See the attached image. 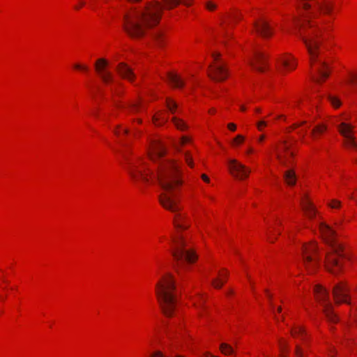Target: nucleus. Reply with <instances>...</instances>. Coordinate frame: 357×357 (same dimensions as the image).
Returning a JSON list of instances; mask_svg holds the SVG:
<instances>
[{
	"instance_id": "nucleus-1",
	"label": "nucleus",
	"mask_w": 357,
	"mask_h": 357,
	"mask_svg": "<svg viewBox=\"0 0 357 357\" xmlns=\"http://www.w3.org/2000/svg\"><path fill=\"white\" fill-rule=\"evenodd\" d=\"M299 8H302L299 17L292 19L293 33L302 40L309 55L311 68L317 75H312V79L319 84L329 76L328 65L320 58V45L324 28L319 26L313 20L320 13L330 14L333 5L328 0H299Z\"/></svg>"
},
{
	"instance_id": "nucleus-2",
	"label": "nucleus",
	"mask_w": 357,
	"mask_h": 357,
	"mask_svg": "<svg viewBox=\"0 0 357 357\" xmlns=\"http://www.w3.org/2000/svg\"><path fill=\"white\" fill-rule=\"evenodd\" d=\"M165 153L166 149L159 139L151 142L149 151L150 159L154 162L161 160L156 175L164 190L160 196V202L165 208L176 213L180 210L179 201L173 191L182 183L180 178L181 171L178 165L175 162L162 159Z\"/></svg>"
},
{
	"instance_id": "nucleus-3",
	"label": "nucleus",
	"mask_w": 357,
	"mask_h": 357,
	"mask_svg": "<svg viewBox=\"0 0 357 357\" xmlns=\"http://www.w3.org/2000/svg\"><path fill=\"white\" fill-rule=\"evenodd\" d=\"M319 230L328 250L326 253V268L333 274H337L342 268V262L347 259L341 243L336 238L335 231L328 225L319 223Z\"/></svg>"
},
{
	"instance_id": "nucleus-4",
	"label": "nucleus",
	"mask_w": 357,
	"mask_h": 357,
	"mask_svg": "<svg viewBox=\"0 0 357 357\" xmlns=\"http://www.w3.org/2000/svg\"><path fill=\"white\" fill-rule=\"evenodd\" d=\"M158 301L163 313L171 317L176 307V298L174 294L176 286L172 275L167 274L156 284Z\"/></svg>"
},
{
	"instance_id": "nucleus-5",
	"label": "nucleus",
	"mask_w": 357,
	"mask_h": 357,
	"mask_svg": "<svg viewBox=\"0 0 357 357\" xmlns=\"http://www.w3.org/2000/svg\"><path fill=\"white\" fill-rule=\"evenodd\" d=\"M174 248L172 254L175 261V268L179 273L180 269L185 268V264H192L197 259L196 254L188 248V243L183 237L178 234L173 238Z\"/></svg>"
},
{
	"instance_id": "nucleus-6",
	"label": "nucleus",
	"mask_w": 357,
	"mask_h": 357,
	"mask_svg": "<svg viewBox=\"0 0 357 357\" xmlns=\"http://www.w3.org/2000/svg\"><path fill=\"white\" fill-rule=\"evenodd\" d=\"M126 160V169L135 183H148L153 174L141 162H133L126 155L123 156Z\"/></svg>"
},
{
	"instance_id": "nucleus-7",
	"label": "nucleus",
	"mask_w": 357,
	"mask_h": 357,
	"mask_svg": "<svg viewBox=\"0 0 357 357\" xmlns=\"http://www.w3.org/2000/svg\"><path fill=\"white\" fill-rule=\"evenodd\" d=\"M303 265L308 273H312L319 266L317 246L314 243L303 244L301 247Z\"/></svg>"
},
{
	"instance_id": "nucleus-8",
	"label": "nucleus",
	"mask_w": 357,
	"mask_h": 357,
	"mask_svg": "<svg viewBox=\"0 0 357 357\" xmlns=\"http://www.w3.org/2000/svg\"><path fill=\"white\" fill-rule=\"evenodd\" d=\"M314 291L316 299L323 306V312L327 319L333 323L337 322L338 318L334 313L332 304L328 300L329 296L327 291L321 285L317 284L314 286Z\"/></svg>"
},
{
	"instance_id": "nucleus-9",
	"label": "nucleus",
	"mask_w": 357,
	"mask_h": 357,
	"mask_svg": "<svg viewBox=\"0 0 357 357\" xmlns=\"http://www.w3.org/2000/svg\"><path fill=\"white\" fill-rule=\"evenodd\" d=\"M215 63L209 67L208 75L211 79L217 82H222L227 77V73L224 64L219 62L220 54L213 53L212 54Z\"/></svg>"
},
{
	"instance_id": "nucleus-10",
	"label": "nucleus",
	"mask_w": 357,
	"mask_h": 357,
	"mask_svg": "<svg viewBox=\"0 0 357 357\" xmlns=\"http://www.w3.org/2000/svg\"><path fill=\"white\" fill-rule=\"evenodd\" d=\"M340 134L344 138V144L347 146L357 149V142L354 137V127L347 123L342 122L338 126Z\"/></svg>"
},
{
	"instance_id": "nucleus-11",
	"label": "nucleus",
	"mask_w": 357,
	"mask_h": 357,
	"mask_svg": "<svg viewBox=\"0 0 357 357\" xmlns=\"http://www.w3.org/2000/svg\"><path fill=\"white\" fill-rule=\"evenodd\" d=\"M291 146L287 142H282L280 149L276 150V157L280 163L284 167H289L291 164V158L294 153L291 151Z\"/></svg>"
},
{
	"instance_id": "nucleus-12",
	"label": "nucleus",
	"mask_w": 357,
	"mask_h": 357,
	"mask_svg": "<svg viewBox=\"0 0 357 357\" xmlns=\"http://www.w3.org/2000/svg\"><path fill=\"white\" fill-rule=\"evenodd\" d=\"M228 162L230 173L234 176L239 179H244L248 176L250 170L244 165L235 159H231Z\"/></svg>"
},
{
	"instance_id": "nucleus-13",
	"label": "nucleus",
	"mask_w": 357,
	"mask_h": 357,
	"mask_svg": "<svg viewBox=\"0 0 357 357\" xmlns=\"http://www.w3.org/2000/svg\"><path fill=\"white\" fill-rule=\"evenodd\" d=\"M349 289L344 282H340L333 288V296L337 303H345L350 304Z\"/></svg>"
},
{
	"instance_id": "nucleus-14",
	"label": "nucleus",
	"mask_w": 357,
	"mask_h": 357,
	"mask_svg": "<svg viewBox=\"0 0 357 357\" xmlns=\"http://www.w3.org/2000/svg\"><path fill=\"white\" fill-rule=\"evenodd\" d=\"M107 66V61L105 59H100L95 63L96 70L105 83L112 82L113 79L112 73L106 70Z\"/></svg>"
},
{
	"instance_id": "nucleus-15",
	"label": "nucleus",
	"mask_w": 357,
	"mask_h": 357,
	"mask_svg": "<svg viewBox=\"0 0 357 357\" xmlns=\"http://www.w3.org/2000/svg\"><path fill=\"white\" fill-rule=\"evenodd\" d=\"M256 31L264 38H269L273 34L272 28L269 23L261 19L259 21L253 23Z\"/></svg>"
},
{
	"instance_id": "nucleus-16",
	"label": "nucleus",
	"mask_w": 357,
	"mask_h": 357,
	"mask_svg": "<svg viewBox=\"0 0 357 357\" xmlns=\"http://www.w3.org/2000/svg\"><path fill=\"white\" fill-rule=\"evenodd\" d=\"M191 142V139L188 136H183L179 142H178V144H175V148L176 149V150L180 152V153H183V155H184V158H185V160L186 162V163L191 167H193V162H192V157L190 154V153L188 151H185V152H183L182 151V147L184 146L185 145L188 144H190Z\"/></svg>"
},
{
	"instance_id": "nucleus-17",
	"label": "nucleus",
	"mask_w": 357,
	"mask_h": 357,
	"mask_svg": "<svg viewBox=\"0 0 357 357\" xmlns=\"http://www.w3.org/2000/svg\"><path fill=\"white\" fill-rule=\"evenodd\" d=\"M266 64V56L263 52L256 51L254 59L250 61V65L259 72H264V65Z\"/></svg>"
},
{
	"instance_id": "nucleus-18",
	"label": "nucleus",
	"mask_w": 357,
	"mask_h": 357,
	"mask_svg": "<svg viewBox=\"0 0 357 357\" xmlns=\"http://www.w3.org/2000/svg\"><path fill=\"white\" fill-rule=\"evenodd\" d=\"M116 70L121 77L128 79L130 82H133L135 74L132 71V69L130 68L127 64L124 63H120L117 66Z\"/></svg>"
},
{
	"instance_id": "nucleus-19",
	"label": "nucleus",
	"mask_w": 357,
	"mask_h": 357,
	"mask_svg": "<svg viewBox=\"0 0 357 357\" xmlns=\"http://www.w3.org/2000/svg\"><path fill=\"white\" fill-rule=\"evenodd\" d=\"M301 204L306 215L309 218H312L316 214V211L311 202L306 197H303L301 199Z\"/></svg>"
},
{
	"instance_id": "nucleus-20",
	"label": "nucleus",
	"mask_w": 357,
	"mask_h": 357,
	"mask_svg": "<svg viewBox=\"0 0 357 357\" xmlns=\"http://www.w3.org/2000/svg\"><path fill=\"white\" fill-rule=\"evenodd\" d=\"M204 298L202 295H197L193 299V303L195 307L198 311V314L199 317L204 316V311L206 310L207 307L204 306Z\"/></svg>"
},
{
	"instance_id": "nucleus-21",
	"label": "nucleus",
	"mask_w": 357,
	"mask_h": 357,
	"mask_svg": "<svg viewBox=\"0 0 357 357\" xmlns=\"http://www.w3.org/2000/svg\"><path fill=\"white\" fill-rule=\"evenodd\" d=\"M167 80L174 87L181 88L184 86L183 80L176 74L169 73L167 74Z\"/></svg>"
},
{
	"instance_id": "nucleus-22",
	"label": "nucleus",
	"mask_w": 357,
	"mask_h": 357,
	"mask_svg": "<svg viewBox=\"0 0 357 357\" xmlns=\"http://www.w3.org/2000/svg\"><path fill=\"white\" fill-rule=\"evenodd\" d=\"M284 178L289 185H294L296 181V173L293 169H289L284 172Z\"/></svg>"
},
{
	"instance_id": "nucleus-23",
	"label": "nucleus",
	"mask_w": 357,
	"mask_h": 357,
	"mask_svg": "<svg viewBox=\"0 0 357 357\" xmlns=\"http://www.w3.org/2000/svg\"><path fill=\"white\" fill-rule=\"evenodd\" d=\"M280 63L284 70H294L296 66V63L293 61V59L291 57L281 58Z\"/></svg>"
},
{
	"instance_id": "nucleus-24",
	"label": "nucleus",
	"mask_w": 357,
	"mask_h": 357,
	"mask_svg": "<svg viewBox=\"0 0 357 357\" xmlns=\"http://www.w3.org/2000/svg\"><path fill=\"white\" fill-rule=\"evenodd\" d=\"M183 220L184 217L181 214L176 213L175 215L174 218V225L177 230H182L188 228V225L183 223Z\"/></svg>"
},
{
	"instance_id": "nucleus-25",
	"label": "nucleus",
	"mask_w": 357,
	"mask_h": 357,
	"mask_svg": "<svg viewBox=\"0 0 357 357\" xmlns=\"http://www.w3.org/2000/svg\"><path fill=\"white\" fill-rule=\"evenodd\" d=\"M220 349L222 352V354L225 355H230L234 353L233 348L227 343H222L220 345Z\"/></svg>"
},
{
	"instance_id": "nucleus-26",
	"label": "nucleus",
	"mask_w": 357,
	"mask_h": 357,
	"mask_svg": "<svg viewBox=\"0 0 357 357\" xmlns=\"http://www.w3.org/2000/svg\"><path fill=\"white\" fill-rule=\"evenodd\" d=\"M291 333L294 337H299L303 338L305 334V331L301 326H295L294 328L291 330Z\"/></svg>"
},
{
	"instance_id": "nucleus-27",
	"label": "nucleus",
	"mask_w": 357,
	"mask_h": 357,
	"mask_svg": "<svg viewBox=\"0 0 357 357\" xmlns=\"http://www.w3.org/2000/svg\"><path fill=\"white\" fill-rule=\"evenodd\" d=\"M326 130L324 125H318L312 130V137L316 138L318 135L322 134Z\"/></svg>"
},
{
	"instance_id": "nucleus-28",
	"label": "nucleus",
	"mask_w": 357,
	"mask_h": 357,
	"mask_svg": "<svg viewBox=\"0 0 357 357\" xmlns=\"http://www.w3.org/2000/svg\"><path fill=\"white\" fill-rule=\"evenodd\" d=\"M172 121L174 122L175 126L181 130H184L188 128L187 125L181 119L174 117L172 119Z\"/></svg>"
},
{
	"instance_id": "nucleus-29",
	"label": "nucleus",
	"mask_w": 357,
	"mask_h": 357,
	"mask_svg": "<svg viewBox=\"0 0 357 357\" xmlns=\"http://www.w3.org/2000/svg\"><path fill=\"white\" fill-rule=\"evenodd\" d=\"M166 103H167V107L168 108V109L172 112V113H174L176 110V108L178 107L176 102H175L174 100L169 99V98H167V101H166Z\"/></svg>"
},
{
	"instance_id": "nucleus-30",
	"label": "nucleus",
	"mask_w": 357,
	"mask_h": 357,
	"mask_svg": "<svg viewBox=\"0 0 357 357\" xmlns=\"http://www.w3.org/2000/svg\"><path fill=\"white\" fill-rule=\"evenodd\" d=\"M153 38L155 40L158 45H162L163 43V36L160 31L155 32L153 35Z\"/></svg>"
},
{
	"instance_id": "nucleus-31",
	"label": "nucleus",
	"mask_w": 357,
	"mask_h": 357,
	"mask_svg": "<svg viewBox=\"0 0 357 357\" xmlns=\"http://www.w3.org/2000/svg\"><path fill=\"white\" fill-rule=\"evenodd\" d=\"M328 99L333 107H339L340 106L341 102L337 97L330 95Z\"/></svg>"
},
{
	"instance_id": "nucleus-32",
	"label": "nucleus",
	"mask_w": 357,
	"mask_h": 357,
	"mask_svg": "<svg viewBox=\"0 0 357 357\" xmlns=\"http://www.w3.org/2000/svg\"><path fill=\"white\" fill-rule=\"evenodd\" d=\"M141 107V103L132 102L128 105V108L131 112H138Z\"/></svg>"
},
{
	"instance_id": "nucleus-33",
	"label": "nucleus",
	"mask_w": 357,
	"mask_h": 357,
	"mask_svg": "<svg viewBox=\"0 0 357 357\" xmlns=\"http://www.w3.org/2000/svg\"><path fill=\"white\" fill-rule=\"evenodd\" d=\"M223 284H224V281L222 280V279H220V278L215 279L213 281V285L215 288H220Z\"/></svg>"
},
{
	"instance_id": "nucleus-34",
	"label": "nucleus",
	"mask_w": 357,
	"mask_h": 357,
	"mask_svg": "<svg viewBox=\"0 0 357 357\" xmlns=\"http://www.w3.org/2000/svg\"><path fill=\"white\" fill-rule=\"evenodd\" d=\"M340 205V202L336 199H333L331 202L329 204V206L333 208H339Z\"/></svg>"
},
{
	"instance_id": "nucleus-35",
	"label": "nucleus",
	"mask_w": 357,
	"mask_h": 357,
	"mask_svg": "<svg viewBox=\"0 0 357 357\" xmlns=\"http://www.w3.org/2000/svg\"><path fill=\"white\" fill-rule=\"evenodd\" d=\"M243 140H244V137L242 135H238L234 139L233 143L234 144H241L243 142Z\"/></svg>"
},
{
	"instance_id": "nucleus-36",
	"label": "nucleus",
	"mask_w": 357,
	"mask_h": 357,
	"mask_svg": "<svg viewBox=\"0 0 357 357\" xmlns=\"http://www.w3.org/2000/svg\"><path fill=\"white\" fill-rule=\"evenodd\" d=\"M206 7L209 10H213L216 8V5L211 1H208L206 3Z\"/></svg>"
},
{
	"instance_id": "nucleus-37",
	"label": "nucleus",
	"mask_w": 357,
	"mask_h": 357,
	"mask_svg": "<svg viewBox=\"0 0 357 357\" xmlns=\"http://www.w3.org/2000/svg\"><path fill=\"white\" fill-rule=\"evenodd\" d=\"M295 354L296 357H303L302 354V350L299 346H296V350H295Z\"/></svg>"
},
{
	"instance_id": "nucleus-38",
	"label": "nucleus",
	"mask_w": 357,
	"mask_h": 357,
	"mask_svg": "<svg viewBox=\"0 0 357 357\" xmlns=\"http://www.w3.org/2000/svg\"><path fill=\"white\" fill-rule=\"evenodd\" d=\"M267 125L266 122L265 121H260L257 122V126L259 130H261L262 126H266Z\"/></svg>"
},
{
	"instance_id": "nucleus-39",
	"label": "nucleus",
	"mask_w": 357,
	"mask_h": 357,
	"mask_svg": "<svg viewBox=\"0 0 357 357\" xmlns=\"http://www.w3.org/2000/svg\"><path fill=\"white\" fill-rule=\"evenodd\" d=\"M151 357H165V356L159 351L154 352Z\"/></svg>"
},
{
	"instance_id": "nucleus-40",
	"label": "nucleus",
	"mask_w": 357,
	"mask_h": 357,
	"mask_svg": "<svg viewBox=\"0 0 357 357\" xmlns=\"http://www.w3.org/2000/svg\"><path fill=\"white\" fill-rule=\"evenodd\" d=\"M351 82H357V73L351 75Z\"/></svg>"
},
{
	"instance_id": "nucleus-41",
	"label": "nucleus",
	"mask_w": 357,
	"mask_h": 357,
	"mask_svg": "<svg viewBox=\"0 0 357 357\" xmlns=\"http://www.w3.org/2000/svg\"><path fill=\"white\" fill-rule=\"evenodd\" d=\"M228 128L232 131H234L236 128V126L234 123H230L228 124Z\"/></svg>"
},
{
	"instance_id": "nucleus-42",
	"label": "nucleus",
	"mask_w": 357,
	"mask_h": 357,
	"mask_svg": "<svg viewBox=\"0 0 357 357\" xmlns=\"http://www.w3.org/2000/svg\"><path fill=\"white\" fill-rule=\"evenodd\" d=\"M84 4H85V2L84 1H82V0H80L79 2V5L78 6H75V8L77 9V10H79L80 8V7L83 6Z\"/></svg>"
},
{
	"instance_id": "nucleus-43",
	"label": "nucleus",
	"mask_w": 357,
	"mask_h": 357,
	"mask_svg": "<svg viewBox=\"0 0 357 357\" xmlns=\"http://www.w3.org/2000/svg\"><path fill=\"white\" fill-rule=\"evenodd\" d=\"M75 68H77V69H82V70H88L87 67L82 66L79 64L75 65Z\"/></svg>"
},
{
	"instance_id": "nucleus-44",
	"label": "nucleus",
	"mask_w": 357,
	"mask_h": 357,
	"mask_svg": "<svg viewBox=\"0 0 357 357\" xmlns=\"http://www.w3.org/2000/svg\"><path fill=\"white\" fill-rule=\"evenodd\" d=\"M287 348V344H282L280 343V349L282 351H284Z\"/></svg>"
},
{
	"instance_id": "nucleus-45",
	"label": "nucleus",
	"mask_w": 357,
	"mask_h": 357,
	"mask_svg": "<svg viewBox=\"0 0 357 357\" xmlns=\"http://www.w3.org/2000/svg\"><path fill=\"white\" fill-rule=\"evenodd\" d=\"M202 178L205 182H209V178H208V177L206 174H202Z\"/></svg>"
},
{
	"instance_id": "nucleus-46",
	"label": "nucleus",
	"mask_w": 357,
	"mask_h": 357,
	"mask_svg": "<svg viewBox=\"0 0 357 357\" xmlns=\"http://www.w3.org/2000/svg\"><path fill=\"white\" fill-rule=\"evenodd\" d=\"M232 18H233L234 20H238V19H240V18H241V17H240V15H239L238 14H235V15H234L232 16Z\"/></svg>"
},
{
	"instance_id": "nucleus-47",
	"label": "nucleus",
	"mask_w": 357,
	"mask_h": 357,
	"mask_svg": "<svg viewBox=\"0 0 357 357\" xmlns=\"http://www.w3.org/2000/svg\"><path fill=\"white\" fill-rule=\"evenodd\" d=\"M305 131H299L298 134L302 137H304Z\"/></svg>"
},
{
	"instance_id": "nucleus-48",
	"label": "nucleus",
	"mask_w": 357,
	"mask_h": 357,
	"mask_svg": "<svg viewBox=\"0 0 357 357\" xmlns=\"http://www.w3.org/2000/svg\"><path fill=\"white\" fill-rule=\"evenodd\" d=\"M265 138V136L264 135H261L259 137V142H262Z\"/></svg>"
},
{
	"instance_id": "nucleus-49",
	"label": "nucleus",
	"mask_w": 357,
	"mask_h": 357,
	"mask_svg": "<svg viewBox=\"0 0 357 357\" xmlns=\"http://www.w3.org/2000/svg\"><path fill=\"white\" fill-rule=\"evenodd\" d=\"M253 151H253V149H252V148H249V149H248V151H247V153H253Z\"/></svg>"
},
{
	"instance_id": "nucleus-50",
	"label": "nucleus",
	"mask_w": 357,
	"mask_h": 357,
	"mask_svg": "<svg viewBox=\"0 0 357 357\" xmlns=\"http://www.w3.org/2000/svg\"><path fill=\"white\" fill-rule=\"evenodd\" d=\"M303 123H305V122H301L300 124H295L294 127L297 128V127L300 126V125H303Z\"/></svg>"
},
{
	"instance_id": "nucleus-51",
	"label": "nucleus",
	"mask_w": 357,
	"mask_h": 357,
	"mask_svg": "<svg viewBox=\"0 0 357 357\" xmlns=\"http://www.w3.org/2000/svg\"><path fill=\"white\" fill-rule=\"evenodd\" d=\"M241 111H245V106H243V105H241Z\"/></svg>"
},
{
	"instance_id": "nucleus-52",
	"label": "nucleus",
	"mask_w": 357,
	"mask_h": 357,
	"mask_svg": "<svg viewBox=\"0 0 357 357\" xmlns=\"http://www.w3.org/2000/svg\"><path fill=\"white\" fill-rule=\"evenodd\" d=\"M266 292L267 293V296H268V298L271 299L272 298V296L270 294L268 293L267 290H266Z\"/></svg>"
},
{
	"instance_id": "nucleus-53",
	"label": "nucleus",
	"mask_w": 357,
	"mask_h": 357,
	"mask_svg": "<svg viewBox=\"0 0 357 357\" xmlns=\"http://www.w3.org/2000/svg\"><path fill=\"white\" fill-rule=\"evenodd\" d=\"M281 311H282V307H279L278 308V312H281Z\"/></svg>"
},
{
	"instance_id": "nucleus-54",
	"label": "nucleus",
	"mask_w": 357,
	"mask_h": 357,
	"mask_svg": "<svg viewBox=\"0 0 357 357\" xmlns=\"http://www.w3.org/2000/svg\"><path fill=\"white\" fill-rule=\"evenodd\" d=\"M115 105L117 107H121L122 106L119 105L117 102H115Z\"/></svg>"
},
{
	"instance_id": "nucleus-55",
	"label": "nucleus",
	"mask_w": 357,
	"mask_h": 357,
	"mask_svg": "<svg viewBox=\"0 0 357 357\" xmlns=\"http://www.w3.org/2000/svg\"><path fill=\"white\" fill-rule=\"evenodd\" d=\"M122 131L124 132V133H127L128 130L126 129H122Z\"/></svg>"
},
{
	"instance_id": "nucleus-56",
	"label": "nucleus",
	"mask_w": 357,
	"mask_h": 357,
	"mask_svg": "<svg viewBox=\"0 0 357 357\" xmlns=\"http://www.w3.org/2000/svg\"><path fill=\"white\" fill-rule=\"evenodd\" d=\"M256 112H261V109H260L259 108H257V109H256Z\"/></svg>"
},
{
	"instance_id": "nucleus-57",
	"label": "nucleus",
	"mask_w": 357,
	"mask_h": 357,
	"mask_svg": "<svg viewBox=\"0 0 357 357\" xmlns=\"http://www.w3.org/2000/svg\"><path fill=\"white\" fill-rule=\"evenodd\" d=\"M210 112H211V113H213V112H215V109H211V110L210 111Z\"/></svg>"
},
{
	"instance_id": "nucleus-58",
	"label": "nucleus",
	"mask_w": 357,
	"mask_h": 357,
	"mask_svg": "<svg viewBox=\"0 0 357 357\" xmlns=\"http://www.w3.org/2000/svg\"><path fill=\"white\" fill-rule=\"evenodd\" d=\"M153 121H154L155 123H156L157 119H155V117L153 118Z\"/></svg>"
},
{
	"instance_id": "nucleus-59",
	"label": "nucleus",
	"mask_w": 357,
	"mask_h": 357,
	"mask_svg": "<svg viewBox=\"0 0 357 357\" xmlns=\"http://www.w3.org/2000/svg\"><path fill=\"white\" fill-rule=\"evenodd\" d=\"M268 241H271V242H273V241L271 240V238H268Z\"/></svg>"
},
{
	"instance_id": "nucleus-60",
	"label": "nucleus",
	"mask_w": 357,
	"mask_h": 357,
	"mask_svg": "<svg viewBox=\"0 0 357 357\" xmlns=\"http://www.w3.org/2000/svg\"><path fill=\"white\" fill-rule=\"evenodd\" d=\"M282 357H286V354L282 355Z\"/></svg>"
}]
</instances>
